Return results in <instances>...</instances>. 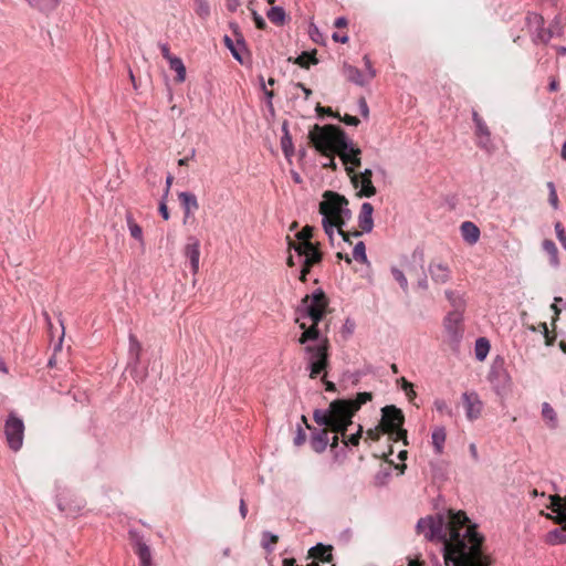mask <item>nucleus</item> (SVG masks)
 <instances>
[{
    "instance_id": "9",
    "label": "nucleus",
    "mask_w": 566,
    "mask_h": 566,
    "mask_svg": "<svg viewBox=\"0 0 566 566\" xmlns=\"http://www.w3.org/2000/svg\"><path fill=\"white\" fill-rule=\"evenodd\" d=\"M327 339H323L316 346H306L305 350L308 354V361L311 368V378H316L327 366Z\"/></svg>"
},
{
    "instance_id": "20",
    "label": "nucleus",
    "mask_w": 566,
    "mask_h": 566,
    "mask_svg": "<svg viewBox=\"0 0 566 566\" xmlns=\"http://www.w3.org/2000/svg\"><path fill=\"white\" fill-rule=\"evenodd\" d=\"M373 212L374 208L371 203L364 202L361 205L360 212L358 216V224L363 232H371L374 228Z\"/></svg>"
},
{
    "instance_id": "36",
    "label": "nucleus",
    "mask_w": 566,
    "mask_h": 566,
    "mask_svg": "<svg viewBox=\"0 0 566 566\" xmlns=\"http://www.w3.org/2000/svg\"><path fill=\"white\" fill-rule=\"evenodd\" d=\"M316 51L314 50L312 53L303 52L301 55H298L294 63L300 65L301 67L308 69L311 64H316L317 59L315 57Z\"/></svg>"
},
{
    "instance_id": "3",
    "label": "nucleus",
    "mask_w": 566,
    "mask_h": 566,
    "mask_svg": "<svg viewBox=\"0 0 566 566\" xmlns=\"http://www.w3.org/2000/svg\"><path fill=\"white\" fill-rule=\"evenodd\" d=\"M371 398L370 392H359L355 400H334L327 409H315L313 419L318 426L329 427L333 432H340L345 437L355 412Z\"/></svg>"
},
{
    "instance_id": "29",
    "label": "nucleus",
    "mask_w": 566,
    "mask_h": 566,
    "mask_svg": "<svg viewBox=\"0 0 566 566\" xmlns=\"http://www.w3.org/2000/svg\"><path fill=\"white\" fill-rule=\"evenodd\" d=\"M170 69L176 72V82L182 83L186 80V67L179 57H169Z\"/></svg>"
},
{
    "instance_id": "21",
    "label": "nucleus",
    "mask_w": 566,
    "mask_h": 566,
    "mask_svg": "<svg viewBox=\"0 0 566 566\" xmlns=\"http://www.w3.org/2000/svg\"><path fill=\"white\" fill-rule=\"evenodd\" d=\"M342 71L347 81L358 86H364L369 82L368 78L356 66H353L348 63L343 64Z\"/></svg>"
},
{
    "instance_id": "14",
    "label": "nucleus",
    "mask_w": 566,
    "mask_h": 566,
    "mask_svg": "<svg viewBox=\"0 0 566 566\" xmlns=\"http://www.w3.org/2000/svg\"><path fill=\"white\" fill-rule=\"evenodd\" d=\"M184 255L190 262L191 272L196 275L200 268V241L198 238L190 235L184 247Z\"/></svg>"
},
{
    "instance_id": "41",
    "label": "nucleus",
    "mask_w": 566,
    "mask_h": 566,
    "mask_svg": "<svg viewBox=\"0 0 566 566\" xmlns=\"http://www.w3.org/2000/svg\"><path fill=\"white\" fill-rule=\"evenodd\" d=\"M391 274H392L394 279L399 283L402 291L405 293H407L408 292V281H407L405 273L400 269L392 266Z\"/></svg>"
},
{
    "instance_id": "34",
    "label": "nucleus",
    "mask_w": 566,
    "mask_h": 566,
    "mask_svg": "<svg viewBox=\"0 0 566 566\" xmlns=\"http://www.w3.org/2000/svg\"><path fill=\"white\" fill-rule=\"evenodd\" d=\"M59 2L60 0H28L30 6L45 12L54 10Z\"/></svg>"
},
{
    "instance_id": "2",
    "label": "nucleus",
    "mask_w": 566,
    "mask_h": 566,
    "mask_svg": "<svg viewBox=\"0 0 566 566\" xmlns=\"http://www.w3.org/2000/svg\"><path fill=\"white\" fill-rule=\"evenodd\" d=\"M468 516L464 512L449 511L448 520L442 516L420 518L417 530L424 534L428 541H439L443 544V555L447 549L455 547L457 542L467 539Z\"/></svg>"
},
{
    "instance_id": "10",
    "label": "nucleus",
    "mask_w": 566,
    "mask_h": 566,
    "mask_svg": "<svg viewBox=\"0 0 566 566\" xmlns=\"http://www.w3.org/2000/svg\"><path fill=\"white\" fill-rule=\"evenodd\" d=\"M443 327L450 344H458L463 336V315L458 311L449 312L443 319Z\"/></svg>"
},
{
    "instance_id": "28",
    "label": "nucleus",
    "mask_w": 566,
    "mask_h": 566,
    "mask_svg": "<svg viewBox=\"0 0 566 566\" xmlns=\"http://www.w3.org/2000/svg\"><path fill=\"white\" fill-rule=\"evenodd\" d=\"M126 222L128 227V231L130 235L137 240L142 245H144V235L142 227L134 220L130 213L126 214Z\"/></svg>"
},
{
    "instance_id": "58",
    "label": "nucleus",
    "mask_w": 566,
    "mask_h": 566,
    "mask_svg": "<svg viewBox=\"0 0 566 566\" xmlns=\"http://www.w3.org/2000/svg\"><path fill=\"white\" fill-rule=\"evenodd\" d=\"M358 104H359V109H360L361 115L365 118H367L369 116V108H368L366 99L365 98H360Z\"/></svg>"
},
{
    "instance_id": "47",
    "label": "nucleus",
    "mask_w": 566,
    "mask_h": 566,
    "mask_svg": "<svg viewBox=\"0 0 566 566\" xmlns=\"http://www.w3.org/2000/svg\"><path fill=\"white\" fill-rule=\"evenodd\" d=\"M64 334H65V333H64V331H62V332H61V336H60V338H59V342H57V343H56V345L54 346V354H53V356L49 359V363H48L49 367H53V366H55V363H56V361H55V354H56V352L61 350V348H62Z\"/></svg>"
},
{
    "instance_id": "37",
    "label": "nucleus",
    "mask_w": 566,
    "mask_h": 566,
    "mask_svg": "<svg viewBox=\"0 0 566 566\" xmlns=\"http://www.w3.org/2000/svg\"><path fill=\"white\" fill-rule=\"evenodd\" d=\"M472 119L475 125V136H482L491 133L488 125L476 111L472 112Z\"/></svg>"
},
{
    "instance_id": "13",
    "label": "nucleus",
    "mask_w": 566,
    "mask_h": 566,
    "mask_svg": "<svg viewBox=\"0 0 566 566\" xmlns=\"http://www.w3.org/2000/svg\"><path fill=\"white\" fill-rule=\"evenodd\" d=\"M462 402L465 409V416L470 421L476 420L481 416L483 402L475 391L463 392Z\"/></svg>"
},
{
    "instance_id": "11",
    "label": "nucleus",
    "mask_w": 566,
    "mask_h": 566,
    "mask_svg": "<svg viewBox=\"0 0 566 566\" xmlns=\"http://www.w3.org/2000/svg\"><path fill=\"white\" fill-rule=\"evenodd\" d=\"M297 261H302V269L300 272V281L305 282L311 268L321 262L322 254L318 249H312L308 244L300 247V253H295Z\"/></svg>"
},
{
    "instance_id": "1",
    "label": "nucleus",
    "mask_w": 566,
    "mask_h": 566,
    "mask_svg": "<svg viewBox=\"0 0 566 566\" xmlns=\"http://www.w3.org/2000/svg\"><path fill=\"white\" fill-rule=\"evenodd\" d=\"M310 139L317 150L337 153L345 165V170L350 177L354 188L358 190L357 195L359 197L369 198L376 193V188L371 181L373 171L365 169L360 174L355 172V169L361 164V150L346 136L344 130L334 125L323 127L315 125L313 130L310 132Z\"/></svg>"
},
{
    "instance_id": "7",
    "label": "nucleus",
    "mask_w": 566,
    "mask_h": 566,
    "mask_svg": "<svg viewBox=\"0 0 566 566\" xmlns=\"http://www.w3.org/2000/svg\"><path fill=\"white\" fill-rule=\"evenodd\" d=\"M382 417H381V427L382 430L388 433H395L396 440L402 439L405 441V444H407L406 438H407V431L401 428L405 417L402 411L397 408L396 406H386L381 409Z\"/></svg>"
},
{
    "instance_id": "59",
    "label": "nucleus",
    "mask_w": 566,
    "mask_h": 566,
    "mask_svg": "<svg viewBox=\"0 0 566 566\" xmlns=\"http://www.w3.org/2000/svg\"><path fill=\"white\" fill-rule=\"evenodd\" d=\"M352 216L350 210L347 208V206H344L342 211L339 212V220L343 221V227L346 223V220H348Z\"/></svg>"
},
{
    "instance_id": "60",
    "label": "nucleus",
    "mask_w": 566,
    "mask_h": 566,
    "mask_svg": "<svg viewBox=\"0 0 566 566\" xmlns=\"http://www.w3.org/2000/svg\"><path fill=\"white\" fill-rule=\"evenodd\" d=\"M159 213L161 214V217L165 219V220H168L169 219V211H168V207L166 205V201L165 199H163L159 203Z\"/></svg>"
},
{
    "instance_id": "17",
    "label": "nucleus",
    "mask_w": 566,
    "mask_h": 566,
    "mask_svg": "<svg viewBox=\"0 0 566 566\" xmlns=\"http://www.w3.org/2000/svg\"><path fill=\"white\" fill-rule=\"evenodd\" d=\"M431 280L438 284L447 283L451 277L450 268L442 262L431 261L428 266Z\"/></svg>"
},
{
    "instance_id": "54",
    "label": "nucleus",
    "mask_w": 566,
    "mask_h": 566,
    "mask_svg": "<svg viewBox=\"0 0 566 566\" xmlns=\"http://www.w3.org/2000/svg\"><path fill=\"white\" fill-rule=\"evenodd\" d=\"M305 440H306V433L304 432V430L301 427H298L296 436L294 438V444L300 447L305 442Z\"/></svg>"
},
{
    "instance_id": "42",
    "label": "nucleus",
    "mask_w": 566,
    "mask_h": 566,
    "mask_svg": "<svg viewBox=\"0 0 566 566\" xmlns=\"http://www.w3.org/2000/svg\"><path fill=\"white\" fill-rule=\"evenodd\" d=\"M434 409L441 413L447 415L449 417L453 416L452 409L449 407L448 402L443 399H436L433 402Z\"/></svg>"
},
{
    "instance_id": "15",
    "label": "nucleus",
    "mask_w": 566,
    "mask_h": 566,
    "mask_svg": "<svg viewBox=\"0 0 566 566\" xmlns=\"http://www.w3.org/2000/svg\"><path fill=\"white\" fill-rule=\"evenodd\" d=\"M322 429L313 428L312 426L307 424V429L312 431L311 438H310V444L312 449L316 453H322L326 450L329 438H328V430L332 431L329 427L322 426Z\"/></svg>"
},
{
    "instance_id": "40",
    "label": "nucleus",
    "mask_w": 566,
    "mask_h": 566,
    "mask_svg": "<svg viewBox=\"0 0 566 566\" xmlns=\"http://www.w3.org/2000/svg\"><path fill=\"white\" fill-rule=\"evenodd\" d=\"M476 145L488 153L494 150V144L491 138V133L482 136H476Z\"/></svg>"
},
{
    "instance_id": "22",
    "label": "nucleus",
    "mask_w": 566,
    "mask_h": 566,
    "mask_svg": "<svg viewBox=\"0 0 566 566\" xmlns=\"http://www.w3.org/2000/svg\"><path fill=\"white\" fill-rule=\"evenodd\" d=\"M461 234L465 242L474 244L480 239V229L471 221L461 224Z\"/></svg>"
},
{
    "instance_id": "8",
    "label": "nucleus",
    "mask_w": 566,
    "mask_h": 566,
    "mask_svg": "<svg viewBox=\"0 0 566 566\" xmlns=\"http://www.w3.org/2000/svg\"><path fill=\"white\" fill-rule=\"evenodd\" d=\"M4 434L9 448L17 452L22 448L24 422L15 413H10L4 423Z\"/></svg>"
},
{
    "instance_id": "49",
    "label": "nucleus",
    "mask_w": 566,
    "mask_h": 566,
    "mask_svg": "<svg viewBox=\"0 0 566 566\" xmlns=\"http://www.w3.org/2000/svg\"><path fill=\"white\" fill-rule=\"evenodd\" d=\"M382 432H385V431L382 430V427L380 424L374 429H368L366 434H367V438H369L374 441H377V440H379Z\"/></svg>"
},
{
    "instance_id": "63",
    "label": "nucleus",
    "mask_w": 566,
    "mask_h": 566,
    "mask_svg": "<svg viewBox=\"0 0 566 566\" xmlns=\"http://www.w3.org/2000/svg\"><path fill=\"white\" fill-rule=\"evenodd\" d=\"M469 451H470V454H471L472 459L475 462H478L480 460V458H479L476 444L475 443H470Z\"/></svg>"
},
{
    "instance_id": "61",
    "label": "nucleus",
    "mask_w": 566,
    "mask_h": 566,
    "mask_svg": "<svg viewBox=\"0 0 566 566\" xmlns=\"http://www.w3.org/2000/svg\"><path fill=\"white\" fill-rule=\"evenodd\" d=\"M400 381H401V388H402L405 391L410 390V391L412 392V395H413V396H416V391L413 390V388H412V384H411V382H409V381H408L406 378H403V377L400 379Z\"/></svg>"
},
{
    "instance_id": "53",
    "label": "nucleus",
    "mask_w": 566,
    "mask_h": 566,
    "mask_svg": "<svg viewBox=\"0 0 566 566\" xmlns=\"http://www.w3.org/2000/svg\"><path fill=\"white\" fill-rule=\"evenodd\" d=\"M526 20L530 25L534 24L541 27L543 24V18L536 13H530Z\"/></svg>"
},
{
    "instance_id": "56",
    "label": "nucleus",
    "mask_w": 566,
    "mask_h": 566,
    "mask_svg": "<svg viewBox=\"0 0 566 566\" xmlns=\"http://www.w3.org/2000/svg\"><path fill=\"white\" fill-rule=\"evenodd\" d=\"M310 35H311V39L314 41V42H319L321 39H322V34L318 30V28L314 24H311L310 25Z\"/></svg>"
},
{
    "instance_id": "48",
    "label": "nucleus",
    "mask_w": 566,
    "mask_h": 566,
    "mask_svg": "<svg viewBox=\"0 0 566 566\" xmlns=\"http://www.w3.org/2000/svg\"><path fill=\"white\" fill-rule=\"evenodd\" d=\"M277 542V536L274 534H271L270 532H265L263 534V546L266 549H271L270 545H274Z\"/></svg>"
},
{
    "instance_id": "31",
    "label": "nucleus",
    "mask_w": 566,
    "mask_h": 566,
    "mask_svg": "<svg viewBox=\"0 0 566 566\" xmlns=\"http://www.w3.org/2000/svg\"><path fill=\"white\" fill-rule=\"evenodd\" d=\"M266 15L268 19L276 25H283L286 21V13L282 7H272L266 12Z\"/></svg>"
},
{
    "instance_id": "45",
    "label": "nucleus",
    "mask_w": 566,
    "mask_h": 566,
    "mask_svg": "<svg viewBox=\"0 0 566 566\" xmlns=\"http://www.w3.org/2000/svg\"><path fill=\"white\" fill-rule=\"evenodd\" d=\"M555 232L562 247L566 250V232L560 222L555 223Z\"/></svg>"
},
{
    "instance_id": "24",
    "label": "nucleus",
    "mask_w": 566,
    "mask_h": 566,
    "mask_svg": "<svg viewBox=\"0 0 566 566\" xmlns=\"http://www.w3.org/2000/svg\"><path fill=\"white\" fill-rule=\"evenodd\" d=\"M332 551L333 547L331 545H323L319 543L310 549V557L321 562H331L333 557Z\"/></svg>"
},
{
    "instance_id": "51",
    "label": "nucleus",
    "mask_w": 566,
    "mask_h": 566,
    "mask_svg": "<svg viewBox=\"0 0 566 566\" xmlns=\"http://www.w3.org/2000/svg\"><path fill=\"white\" fill-rule=\"evenodd\" d=\"M322 155L328 157V163L324 164V167H328V168H332V169H336V163H335V158H334V155H337V153H334V151H331V150H326V151H321L318 150Z\"/></svg>"
},
{
    "instance_id": "39",
    "label": "nucleus",
    "mask_w": 566,
    "mask_h": 566,
    "mask_svg": "<svg viewBox=\"0 0 566 566\" xmlns=\"http://www.w3.org/2000/svg\"><path fill=\"white\" fill-rule=\"evenodd\" d=\"M353 258L356 261L364 263V264L368 262L367 255H366V247L363 241H359L355 244L354 250H353Z\"/></svg>"
},
{
    "instance_id": "30",
    "label": "nucleus",
    "mask_w": 566,
    "mask_h": 566,
    "mask_svg": "<svg viewBox=\"0 0 566 566\" xmlns=\"http://www.w3.org/2000/svg\"><path fill=\"white\" fill-rule=\"evenodd\" d=\"M283 133L284 134L281 138V147H282V150H283L285 157L290 159L294 154V147H293L292 137L289 133L286 124L283 125Z\"/></svg>"
},
{
    "instance_id": "23",
    "label": "nucleus",
    "mask_w": 566,
    "mask_h": 566,
    "mask_svg": "<svg viewBox=\"0 0 566 566\" xmlns=\"http://www.w3.org/2000/svg\"><path fill=\"white\" fill-rule=\"evenodd\" d=\"M128 340H129V347H128L129 360L135 366H138L140 363V357H142V352H143L142 343L137 339V337L134 334H129Z\"/></svg>"
},
{
    "instance_id": "4",
    "label": "nucleus",
    "mask_w": 566,
    "mask_h": 566,
    "mask_svg": "<svg viewBox=\"0 0 566 566\" xmlns=\"http://www.w3.org/2000/svg\"><path fill=\"white\" fill-rule=\"evenodd\" d=\"M327 305V297L322 290H316L302 298L296 308L295 318L300 328L304 331L298 338L300 344L319 339L318 324L324 317Z\"/></svg>"
},
{
    "instance_id": "25",
    "label": "nucleus",
    "mask_w": 566,
    "mask_h": 566,
    "mask_svg": "<svg viewBox=\"0 0 566 566\" xmlns=\"http://www.w3.org/2000/svg\"><path fill=\"white\" fill-rule=\"evenodd\" d=\"M545 543L551 546L566 544V528H555L545 535Z\"/></svg>"
},
{
    "instance_id": "62",
    "label": "nucleus",
    "mask_w": 566,
    "mask_h": 566,
    "mask_svg": "<svg viewBox=\"0 0 566 566\" xmlns=\"http://www.w3.org/2000/svg\"><path fill=\"white\" fill-rule=\"evenodd\" d=\"M417 286L421 290H428L429 284L427 280V275L423 273L421 277H419Z\"/></svg>"
},
{
    "instance_id": "50",
    "label": "nucleus",
    "mask_w": 566,
    "mask_h": 566,
    "mask_svg": "<svg viewBox=\"0 0 566 566\" xmlns=\"http://www.w3.org/2000/svg\"><path fill=\"white\" fill-rule=\"evenodd\" d=\"M361 433H363V428L361 426L358 427V430L356 433H353L350 437H348L347 440H344V443L345 444H353V446H357L359 443V440L361 438Z\"/></svg>"
},
{
    "instance_id": "19",
    "label": "nucleus",
    "mask_w": 566,
    "mask_h": 566,
    "mask_svg": "<svg viewBox=\"0 0 566 566\" xmlns=\"http://www.w3.org/2000/svg\"><path fill=\"white\" fill-rule=\"evenodd\" d=\"M313 227L305 226L300 232L296 233L297 242L292 240L289 241V250H293L295 253H300V247L302 244H308L312 249H317L312 242Z\"/></svg>"
},
{
    "instance_id": "57",
    "label": "nucleus",
    "mask_w": 566,
    "mask_h": 566,
    "mask_svg": "<svg viewBox=\"0 0 566 566\" xmlns=\"http://www.w3.org/2000/svg\"><path fill=\"white\" fill-rule=\"evenodd\" d=\"M342 122L349 126H357L359 124V119L356 116H352L346 114L344 117H339Z\"/></svg>"
},
{
    "instance_id": "52",
    "label": "nucleus",
    "mask_w": 566,
    "mask_h": 566,
    "mask_svg": "<svg viewBox=\"0 0 566 566\" xmlns=\"http://www.w3.org/2000/svg\"><path fill=\"white\" fill-rule=\"evenodd\" d=\"M539 327H541L542 329H545V336H544V337H545V343H546V345H547V346L553 345V344H554V342H555L556 336H555V335H551V334H549V331H548L547 324H546V323H541Z\"/></svg>"
},
{
    "instance_id": "33",
    "label": "nucleus",
    "mask_w": 566,
    "mask_h": 566,
    "mask_svg": "<svg viewBox=\"0 0 566 566\" xmlns=\"http://www.w3.org/2000/svg\"><path fill=\"white\" fill-rule=\"evenodd\" d=\"M490 350V343L486 338H479L475 342V357L478 360H484Z\"/></svg>"
},
{
    "instance_id": "26",
    "label": "nucleus",
    "mask_w": 566,
    "mask_h": 566,
    "mask_svg": "<svg viewBox=\"0 0 566 566\" xmlns=\"http://www.w3.org/2000/svg\"><path fill=\"white\" fill-rule=\"evenodd\" d=\"M446 296L448 301L450 302L451 306L453 307V311H458L460 314L463 315L465 310V300L463 295L460 293H457L451 290L446 291Z\"/></svg>"
},
{
    "instance_id": "35",
    "label": "nucleus",
    "mask_w": 566,
    "mask_h": 566,
    "mask_svg": "<svg viewBox=\"0 0 566 566\" xmlns=\"http://www.w3.org/2000/svg\"><path fill=\"white\" fill-rule=\"evenodd\" d=\"M542 416L548 422L551 428L557 424V416L553 407L548 402L542 405Z\"/></svg>"
},
{
    "instance_id": "55",
    "label": "nucleus",
    "mask_w": 566,
    "mask_h": 566,
    "mask_svg": "<svg viewBox=\"0 0 566 566\" xmlns=\"http://www.w3.org/2000/svg\"><path fill=\"white\" fill-rule=\"evenodd\" d=\"M552 38V32L549 30L541 29L536 34V39L541 42H548Z\"/></svg>"
},
{
    "instance_id": "27",
    "label": "nucleus",
    "mask_w": 566,
    "mask_h": 566,
    "mask_svg": "<svg viewBox=\"0 0 566 566\" xmlns=\"http://www.w3.org/2000/svg\"><path fill=\"white\" fill-rule=\"evenodd\" d=\"M446 438H447V434H446V429L443 427H437L433 429L431 439H432V444H433V448H434V451L437 454H441L443 452V446L446 442Z\"/></svg>"
},
{
    "instance_id": "5",
    "label": "nucleus",
    "mask_w": 566,
    "mask_h": 566,
    "mask_svg": "<svg viewBox=\"0 0 566 566\" xmlns=\"http://www.w3.org/2000/svg\"><path fill=\"white\" fill-rule=\"evenodd\" d=\"M484 537L476 525L467 526V539L457 542L455 547L443 555L446 566H490V557L482 553Z\"/></svg>"
},
{
    "instance_id": "64",
    "label": "nucleus",
    "mask_w": 566,
    "mask_h": 566,
    "mask_svg": "<svg viewBox=\"0 0 566 566\" xmlns=\"http://www.w3.org/2000/svg\"><path fill=\"white\" fill-rule=\"evenodd\" d=\"M554 521L557 524H560L563 528H566V514H560L559 513V516H555Z\"/></svg>"
},
{
    "instance_id": "38",
    "label": "nucleus",
    "mask_w": 566,
    "mask_h": 566,
    "mask_svg": "<svg viewBox=\"0 0 566 566\" xmlns=\"http://www.w3.org/2000/svg\"><path fill=\"white\" fill-rule=\"evenodd\" d=\"M543 250L551 256V262L554 265L558 264V250L552 240L543 241Z\"/></svg>"
},
{
    "instance_id": "46",
    "label": "nucleus",
    "mask_w": 566,
    "mask_h": 566,
    "mask_svg": "<svg viewBox=\"0 0 566 566\" xmlns=\"http://www.w3.org/2000/svg\"><path fill=\"white\" fill-rule=\"evenodd\" d=\"M363 61L365 63V67L367 71V78L368 81H371L376 76V70L373 67L369 56L366 54L363 57Z\"/></svg>"
},
{
    "instance_id": "18",
    "label": "nucleus",
    "mask_w": 566,
    "mask_h": 566,
    "mask_svg": "<svg viewBox=\"0 0 566 566\" xmlns=\"http://www.w3.org/2000/svg\"><path fill=\"white\" fill-rule=\"evenodd\" d=\"M178 199L184 209V223L191 218L196 210L199 208L197 197L189 191H182L178 193Z\"/></svg>"
},
{
    "instance_id": "6",
    "label": "nucleus",
    "mask_w": 566,
    "mask_h": 566,
    "mask_svg": "<svg viewBox=\"0 0 566 566\" xmlns=\"http://www.w3.org/2000/svg\"><path fill=\"white\" fill-rule=\"evenodd\" d=\"M344 206H348V201L345 197L327 191L324 195V200L319 205V212L323 214V228L325 233L332 238L334 229L336 228L338 233L343 237L344 241L350 242L349 237H359V231L345 232L343 229V221L339 220V212Z\"/></svg>"
},
{
    "instance_id": "12",
    "label": "nucleus",
    "mask_w": 566,
    "mask_h": 566,
    "mask_svg": "<svg viewBox=\"0 0 566 566\" xmlns=\"http://www.w3.org/2000/svg\"><path fill=\"white\" fill-rule=\"evenodd\" d=\"M230 29L233 32L234 40H232L228 35H224V38H223L224 44L230 50L232 56L240 63H243L242 53L247 50L244 38H243L242 33L240 32L239 25L237 23L231 22Z\"/></svg>"
},
{
    "instance_id": "44",
    "label": "nucleus",
    "mask_w": 566,
    "mask_h": 566,
    "mask_svg": "<svg viewBox=\"0 0 566 566\" xmlns=\"http://www.w3.org/2000/svg\"><path fill=\"white\" fill-rule=\"evenodd\" d=\"M197 14L207 18L210 14V7L206 0H197Z\"/></svg>"
},
{
    "instance_id": "32",
    "label": "nucleus",
    "mask_w": 566,
    "mask_h": 566,
    "mask_svg": "<svg viewBox=\"0 0 566 566\" xmlns=\"http://www.w3.org/2000/svg\"><path fill=\"white\" fill-rule=\"evenodd\" d=\"M551 505L548 506L554 513H556V516H559L560 514H566V499L559 496V495H551Z\"/></svg>"
},
{
    "instance_id": "16",
    "label": "nucleus",
    "mask_w": 566,
    "mask_h": 566,
    "mask_svg": "<svg viewBox=\"0 0 566 566\" xmlns=\"http://www.w3.org/2000/svg\"><path fill=\"white\" fill-rule=\"evenodd\" d=\"M129 538L132 541L135 553L137 554L140 566L151 564V552L149 546L143 541V538L136 532H129Z\"/></svg>"
},
{
    "instance_id": "43",
    "label": "nucleus",
    "mask_w": 566,
    "mask_h": 566,
    "mask_svg": "<svg viewBox=\"0 0 566 566\" xmlns=\"http://www.w3.org/2000/svg\"><path fill=\"white\" fill-rule=\"evenodd\" d=\"M547 188L549 190L548 201H549L551 206L555 210H557L558 209V197H557V192H556L554 182H552V181L547 182Z\"/></svg>"
}]
</instances>
